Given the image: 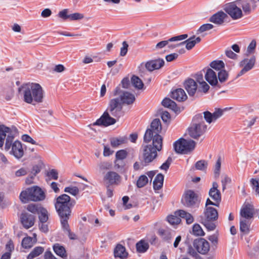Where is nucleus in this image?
I'll use <instances>...</instances> for the list:
<instances>
[{"label":"nucleus","mask_w":259,"mask_h":259,"mask_svg":"<svg viewBox=\"0 0 259 259\" xmlns=\"http://www.w3.org/2000/svg\"><path fill=\"white\" fill-rule=\"evenodd\" d=\"M75 203L74 199H72L66 194L58 196L55 203V209L60 218L62 228L64 232L67 233L68 237L71 240L77 239L76 235L71 231L68 224V220L71 215L72 208Z\"/></svg>","instance_id":"obj_1"},{"label":"nucleus","mask_w":259,"mask_h":259,"mask_svg":"<svg viewBox=\"0 0 259 259\" xmlns=\"http://www.w3.org/2000/svg\"><path fill=\"white\" fill-rule=\"evenodd\" d=\"M18 134V130L15 126L9 127L4 124H0V147L2 148L6 139L5 149L8 151L12 148L10 153L16 158L20 159L24 155L22 144L19 141L13 142L15 137Z\"/></svg>","instance_id":"obj_2"},{"label":"nucleus","mask_w":259,"mask_h":259,"mask_svg":"<svg viewBox=\"0 0 259 259\" xmlns=\"http://www.w3.org/2000/svg\"><path fill=\"white\" fill-rule=\"evenodd\" d=\"M123 115V112L121 111L120 105L117 100L111 99L109 101V105L106 110L104 112L100 118L93 123L94 125H100L107 127L113 125L120 117Z\"/></svg>","instance_id":"obj_3"},{"label":"nucleus","mask_w":259,"mask_h":259,"mask_svg":"<svg viewBox=\"0 0 259 259\" xmlns=\"http://www.w3.org/2000/svg\"><path fill=\"white\" fill-rule=\"evenodd\" d=\"M19 92H22L23 100L28 104L35 105L42 102L44 91L41 85L37 83H27L19 88Z\"/></svg>","instance_id":"obj_4"},{"label":"nucleus","mask_w":259,"mask_h":259,"mask_svg":"<svg viewBox=\"0 0 259 259\" xmlns=\"http://www.w3.org/2000/svg\"><path fill=\"white\" fill-rule=\"evenodd\" d=\"M162 148V138L160 135L156 136L153 139L152 144L144 146L143 158L145 165H148L157 156V151H160Z\"/></svg>","instance_id":"obj_5"},{"label":"nucleus","mask_w":259,"mask_h":259,"mask_svg":"<svg viewBox=\"0 0 259 259\" xmlns=\"http://www.w3.org/2000/svg\"><path fill=\"white\" fill-rule=\"evenodd\" d=\"M207 130V125L205 124L201 114H196L193 118L192 123L188 128L189 136L195 139L203 135Z\"/></svg>","instance_id":"obj_6"},{"label":"nucleus","mask_w":259,"mask_h":259,"mask_svg":"<svg viewBox=\"0 0 259 259\" xmlns=\"http://www.w3.org/2000/svg\"><path fill=\"white\" fill-rule=\"evenodd\" d=\"M20 199L24 203H27L29 201H39L45 199V192L38 186H33L27 188L23 191L20 194Z\"/></svg>","instance_id":"obj_7"},{"label":"nucleus","mask_w":259,"mask_h":259,"mask_svg":"<svg viewBox=\"0 0 259 259\" xmlns=\"http://www.w3.org/2000/svg\"><path fill=\"white\" fill-rule=\"evenodd\" d=\"M200 222L209 231L214 230L216 228L215 222L218 219L217 210L212 207H206L203 215L200 217Z\"/></svg>","instance_id":"obj_8"},{"label":"nucleus","mask_w":259,"mask_h":259,"mask_svg":"<svg viewBox=\"0 0 259 259\" xmlns=\"http://www.w3.org/2000/svg\"><path fill=\"white\" fill-rule=\"evenodd\" d=\"M201 198L198 194L190 189L185 191L181 198V203L185 207L192 209L198 208Z\"/></svg>","instance_id":"obj_9"},{"label":"nucleus","mask_w":259,"mask_h":259,"mask_svg":"<svg viewBox=\"0 0 259 259\" xmlns=\"http://www.w3.org/2000/svg\"><path fill=\"white\" fill-rule=\"evenodd\" d=\"M195 145L196 142L194 141L181 138L174 143V148L176 153L185 154L193 150Z\"/></svg>","instance_id":"obj_10"},{"label":"nucleus","mask_w":259,"mask_h":259,"mask_svg":"<svg viewBox=\"0 0 259 259\" xmlns=\"http://www.w3.org/2000/svg\"><path fill=\"white\" fill-rule=\"evenodd\" d=\"M224 10L234 20L238 19L243 16V12L237 4L236 1L227 4Z\"/></svg>","instance_id":"obj_11"},{"label":"nucleus","mask_w":259,"mask_h":259,"mask_svg":"<svg viewBox=\"0 0 259 259\" xmlns=\"http://www.w3.org/2000/svg\"><path fill=\"white\" fill-rule=\"evenodd\" d=\"M256 58L254 56H252L250 59L245 58L240 63V66H244L242 70L238 73L236 78H238L249 70H251L255 63Z\"/></svg>","instance_id":"obj_12"},{"label":"nucleus","mask_w":259,"mask_h":259,"mask_svg":"<svg viewBox=\"0 0 259 259\" xmlns=\"http://www.w3.org/2000/svg\"><path fill=\"white\" fill-rule=\"evenodd\" d=\"M184 88L188 92L190 97L194 98H199L202 96H198V86L197 82L192 78H189L185 80L184 82Z\"/></svg>","instance_id":"obj_13"},{"label":"nucleus","mask_w":259,"mask_h":259,"mask_svg":"<svg viewBox=\"0 0 259 259\" xmlns=\"http://www.w3.org/2000/svg\"><path fill=\"white\" fill-rule=\"evenodd\" d=\"M236 2L239 7L242 8V11L245 15L250 14L256 7L255 0H237Z\"/></svg>","instance_id":"obj_14"},{"label":"nucleus","mask_w":259,"mask_h":259,"mask_svg":"<svg viewBox=\"0 0 259 259\" xmlns=\"http://www.w3.org/2000/svg\"><path fill=\"white\" fill-rule=\"evenodd\" d=\"M117 100L118 104L120 105L121 111H122L123 105L125 104L130 105L134 103L135 100V96L127 92H123L119 97L114 98Z\"/></svg>","instance_id":"obj_15"},{"label":"nucleus","mask_w":259,"mask_h":259,"mask_svg":"<svg viewBox=\"0 0 259 259\" xmlns=\"http://www.w3.org/2000/svg\"><path fill=\"white\" fill-rule=\"evenodd\" d=\"M121 179V177L113 171H108L104 177V181L107 185H118Z\"/></svg>","instance_id":"obj_16"},{"label":"nucleus","mask_w":259,"mask_h":259,"mask_svg":"<svg viewBox=\"0 0 259 259\" xmlns=\"http://www.w3.org/2000/svg\"><path fill=\"white\" fill-rule=\"evenodd\" d=\"M195 79L197 83H199L198 96H203L206 94L209 90V85L203 80V75L202 73H198L195 75Z\"/></svg>","instance_id":"obj_17"},{"label":"nucleus","mask_w":259,"mask_h":259,"mask_svg":"<svg viewBox=\"0 0 259 259\" xmlns=\"http://www.w3.org/2000/svg\"><path fill=\"white\" fill-rule=\"evenodd\" d=\"M20 219L23 227L28 229L34 225L35 216L34 214L24 212L21 214Z\"/></svg>","instance_id":"obj_18"},{"label":"nucleus","mask_w":259,"mask_h":259,"mask_svg":"<svg viewBox=\"0 0 259 259\" xmlns=\"http://www.w3.org/2000/svg\"><path fill=\"white\" fill-rule=\"evenodd\" d=\"M224 110L219 108L216 109L215 111L211 113L209 111H204L203 117L205 121L209 124L212 122H215L218 119L220 118L223 114Z\"/></svg>","instance_id":"obj_19"},{"label":"nucleus","mask_w":259,"mask_h":259,"mask_svg":"<svg viewBox=\"0 0 259 259\" xmlns=\"http://www.w3.org/2000/svg\"><path fill=\"white\" fill-rule=\"evenodd\" d=\"M194 245L197 248L198 251L202 254H206L210 249L209 243L203 238L195 240Z\"/></svg>","instance_id":"obj_20"},{"label":"nucleus","mask_w":259,"mask_h":259,"mask_svg":"<svg viewBox=\"0 0 259 259\" xmlns=\"http://www.w3.org/2000/svg\"><path fill=\"white\" fill-rule=\"evenodd\" d=\"M254 207L250 204H247L242 206L240 210V215L246 220H249L253 217Z\"/></svg>","instance_id":"obj_21"},{"label":"nucleus","mask_w":259,"mask_h":259,"mask_svg":"<svg viewBox=\"0 0 259 259\" xmlns=\"http://www.w3.org/2000/svg\"><path fill=\"white\" fill-rule=\"evenodd\" d=\"M218 184L217 182H214L212 183V187L209 191V196L214 201L219 204L221 202V194L219 190L218 189Z\"/></svg>","instance_id":"obj_22"},{"label":"nucleus","mask_w":259,"mask_h":259,"mask_svg":"<svg viewBox=\"0 0 259 259\" xmlns=\"http://www.w3.org/2000/svg\"><path fill=\"white\" fill-rule=\"evenodd\" d=\"M206 80L212 86L217 85L221 87L218 84V78L215 72L210 68H208L205 74Z\"/></svg>","instance_id":"obj_23"},{"label":"nucleus","mask_w":259,"mask_h":259,"mask_svg":"<svg viewBox=\"0 0 259 259\" xmlns=\"http://www.w3.org/2000/svg\"><path fill=\"white\" fill-rule=\"evenodd\" d=\"M227 18H228L227 14L220 11L211 16L209 19V21L220 25L224 23L225 19Z\"/></svg>","instance_id":"obj_24"},{"label":"nucleus","mask_w":259,"mask_h":259,"mask_svg":"<svg viewBox=\"0 0 259 259\" xmlns=\"http://www.w3.org/2000/svg\"><path fill=\"white\" fill-rule=\"evenodd\" d=\"M164 64V61L162 59H158L147 62L145 64V67L148 70L152 71L161 68Z\"/></svg>","instance_id":"obj_25"},{"label":"nucleus","mask_w":259,"mask_h":259,"mask_svg":"<svg viewBox=\"0 0 259 259\" xmlns=\"http://www.w3.org/2000/svg\"><path fill=\"white\" fill-rule=\"evenodd\" d=\"M171 98L179 102H183L187 99V96L184 90L181 88L177 89L171 93Z\"/></svg>","instance_id":"obj_26"},{"label":"nucleus","mask_w":259,"mask_h":259,"mask_svg":"<svg viewBox=\"0 0 259 259\" xmlns=\"http://www.w3.org/2000/svg\"><path fill=\"white\" fill-rule=\"evenodd\" d=\"M161 104L164 107L168 108L176 113L180 112V108L177 106L174 101L168 98H164L162 100Z\"/></svg>","instance_id":"obj_27"},{"label":"nucleus","mask_w":259,"mask_h":259,"mask_svg":"<svg viewBox=\"0 0 259 259\" xmlns=\"http://www.w3.org/2000/svg\"><path fill=\"white\" fill-rule=\"evenodd\" d=\"M114 256L121 259L127 257L128 253L126 251L125 248L121 244H117L114 250Z\"/></svg>","instance_id":"obj_28"},{"label":"nucleus","mask_w":259,"mask_h":259,"mask_svg":"<svg viewBox=\"0 0 259 259\" xmlns=\"http://www.w3.org/2000/svg\"><path fill=\"white\" fill-rule=\"evenodd\" d=\"M34 238L30 237H24L21 243L22 246L25 249L30 248L37 241L36 235L33 234Z\"/></svg>","instance_id":"obj_29"},{"label":"nucleus","mask_w":259,"mask_h":259,"mask_svg":"<svg viewBox=\"0 0 259 259\" xmlns=\"http://www.w3.org/2000/svg\"><path fill=\"white\" fill-rule=\"evenodd\" d=\"M151 128L150 129L152 130L153 132H154L155 135L154 137L157 135H160L159 133L161 132L162 130L161 121L159 119L156 118L154 119L151 122L150 125Z\"/></svg>","instance_id":"obj_30"},{"label":"nucleus","mask_w":259,"mask_h":259,"mask_svg":"<svg viewBox=\"0 0 259 259\" xmlns=\"http://www.w3.org/2000/svg\"><path fill=\"white\" fill-rule=\"evenodd\" d=\"M164 176L160 173L155 178L153 182V189L155 190H160L163 186Z\"/></svg>","instance_id":"obj_31"},{"label":"nucleus","mask_w":259,"mask_h":259,"mask_svg":"<svg viewBox=\"0 0 259 259\" xmlns=\"http://www.w3.org/2000/svg\"><path fill=\"white\" fill-rule=\"evenodd\" d=\"M158 235L164 241H169L172 237L171 230L168 229H159L158 231Z\"/></svg>","instance_id":"obj_32"},{"label":"nucleus","mask_w":259,"mask_h":259,"mask_svg":"<svg viewBox=\"0 0 259 259\" xmlns=\"http://www.w3.org/2000/svg\"><path fill=\"white\" fill-rule=\"evenodd\" d=\"M127 138L125 137L112 138L110 139V144L112 147L116 148L118 146L126 143Z\"/></svg>","instance_id":"obj_33"},{"label":"nucleus","mask_w":259,"mask_h":259,"mask_svg":"<svg viewBox=\"0 0 259 259\" xmlns=\"http://www.w3.org/2000/svg\"><path fill=\"white\" fill-rule=\"evenodd\" d=\"M136 249L139 253L145 252L149 248V244L143 240H141L136 243Z\"/></svg>","instance_id":"obj_34"},{"label":"nucleus","mask_w":259,"mask_h":259,"mask_svg":"<svg viewBox=\"0 0 259 259\" xmlns=\"http://www.w3.org/2000/svg\"><path fill=\"white\" fill-rule=\"evenodd\" d=\"M44 251V249L42 247L37 246L35 247L27 255V259H33L37 256L41 254Z\"/></svg>","instance_id":"obj_35"},{"label":"nucleus","mask_w":259,"mask_h":259,"mask_svg":"<svg viewBox=\"0 0 259 259\" xmlns=\"http://www.w3.org/2000/svg\"><path fill=\"white\" fill-rule=\"evenodd\" d=\"M126 163L124 160H119L116 159L114 161V167L121 173L124 172L125 171Z\"/></svg>","instance_id":"obj_36"},{"label":"nucleus","mask_w":259,"mask_h":259,"mask_svg":"<svg viewBox=\"0 0 259 259\" xmlns=\"http://www.w3.org/2000/svg\"><path fill=\"white\" fill-rule=\"evenodd\" d=\"M131 83L135 88L139 90L142 89L144 86V83L142 80L136 75H133L132 77Z\"/></svg>","instance_id":"obj_37"},{"label":"nucleus","mask_w":259,"mask_h":259,"mask_svg":"<svg viewBox=\"0 0 259 259\" xmlns=\"http://www.w3.org/2000/svg\"><path fill=\"white\" fill-rule=\"evenodd\" d=\"M39 214L38 218L40 223H46L48 220V212L47 210L44 207H42L37 213Z\"/></svg>","instance_id":"obj_38"},{"label":"nucleus","mask_w":259,"mask_h":259,"mask_svg":"<svg viewBox=\"0 0 259 259\" xmlns=\"http://www.w3.org/2000/svg\"><path fill=\"white\" fill-rule=\"evenodd\" d=\"M209 65L212 68L219 71L225 68V64L222 60L213 61Z\"/></svg>","instance_id":"obj_39"},{"label":"nucleus","mask_w":259,"mask_h":259,"mask_svg":"<svg viewBox=\"0 0 259 259\" xmlns=\"http://www.w3.org/2000/svg\"><path fill=\"white\" fill-rule=\"evenodd\" d=\"M53 249L54 252L59 256L62 257L66 256V250L64 247L60 245L59 244L56 243L53 246Z\"/></svg>","instance_id":"obj_40"},{"label":"nucleus","mask_w":259,"mask_h":259,"mask_svg":"<svg viewBox=\"0 0 259 259\" xmlns=\"http://www.w3.org/2000/svg\"><path fill=\"white\" fill-rule=\"evenodd\" d=\"M250 223L248 220L240 219V230L241 232L247 233L249 232Z\"/></svg>","instance_id":"obj_41"},{"label":"nucleus","mask_w":259,"mask_h":259,"mask_svg":"<svg viewBox=\"0 0 259 259\" xmlns=\"http://www.w3.org/2000/svg\"><path fill=\"white\" fill-rule=\"evenodd\" d=\"M195 36L193 35V36L190 37L186 40L181 42L180 43V45H183L184 44H186V48L188 50H191L195 46V42L194 41V39H195Z\"/></svg>","instance_id":"obj_42"},{"label":"nucleus","mask_w":259,"mask_h":259,"mask_svg":"<svg viewBox=\"0 0 259 259\" xmlns=\"http://www.w3.org/2000/svg\"><path fill=\"white\" fill-rule=\"evenodd\" d=\"M228 72L224 69L220 70L218 73V79L221 83L225 82L228 78Z\"/></svg>","instance_id":"obj_43"},{"label":"nucleus","mask_w":259,"mask_h":259,"mask_svg":"<svg viewBox=\"0 0 259 259\" xmlns=\"http://www.w3.org/2000/svg\"><path fill=\"white\" fill-rule=\"evenodd\" d=\"M154 134H155L154 132H153L152 130L148 128L144 136V142L146 143H148L151 140H153V137H154Z\"/></svg>","instance_id":"obj_44"},{"label":"nucleus","mask_w":259,"mask_h":259,"mask_svg":"<svg viewBox=\"0 0 259 259\" xmlns=\"http://www.w3.org/2000/svg\"><path fill=\"white\" fill-rule=\"evenodd\" d=\"M42 206L36 204H30L26 207V209L33 214H37L41 208Z\"/></svg>","instance_id":"obj_45"},{"label":"nucleus","mask_w":259,"mask_h":259,"mask_svg":"<svg viewBox=\"0 0 259 259\" xmlns=\"http://www.w3.org/2000/svg\"><path fill=\"white\" fill-rule=\"evenodd\" d=\"M207 162L204 160H200L196 162L195 166L196 169L202 171L205 170L207 167Z\"/></svg>","instance_id":"obj_46"},{"label":"nucleus","mask_w":259,"mask_h":259,"mask_svg":"<svg viewBox=\"0 0 259 259\" xmlns=\"http://www.w3.org/2000/svg\"><path fill=\"white\" fill-rule=\"evenodd\" d=\"M167 221L170 224L174 225L180 224L181 222V219L175 214V215L171 214L167 216Z\"/></svg>","instance_id":"obj_47"},{"label":"nucleus","mask_w":259,"mask_h":259,"mask_svg":"<svg viewBox=\"0 0 259 259\" xmlns=\"http://www.w3.org/2000/svg\"><path fill=\"white\" fill-rule=\"evenodd\" d=\"M148 179L145 175L141 176L137 181V186L141 188L144 187L148 183Z\"/></svg>","instance_id":"obj_48"},{"label":"nucleus","mask_w":259,"mask_h":259,"mask_svg":"<svg viewBox=\"0 0 259 259\" xmlns=\"http://www.w3.org/2000/svg\"><path fill=\"white\" fill-rule=\"evenodd\" d=\"M193 232L196 236H204V232L200 226L198 224H195L193 227Z\"/></svg>","instance_id":"obj_49"},{"label":"nucleus","mask_w":259,"mask_h":259,"mask_svg":"<svg viewBox=\"0 0 259 259\" xmlns=\"http://www.w3.org/2000/svg\"><path fill=\"white\" fill-rule=\"evenodd\" d=\"M213 25L211 24L207 23L201 25L197 31V34H199L206 31L209 30L213 28Z\"/></svg>","instance_id":"obj_50"},{"label":"nucleus","mask_w":259,"mask_h":259,"mask_svg":"<svg viewBox=\"0 0 259 259\" xmlns=\"http://www.w3.org/2000/svg\"><path fill=\"white\" fill-rule=\"evenodd\" d=\"M64 192L68 193L73 196H76L79 193V189L76 186L67 187L64 189Z\"/></svg>","instance_id":"obj_51"},{"label":"nucleus","mask_w":259,"mask_h":259,"mask_svg":"<svg viewBox=\"0 0 259 259\" xmlns=\"http://www.w3.org/2000/svg\"><path fill=\"white\" fill-rule=\"evenodd\" d=\"M256 46V42L255 40L253 39L249 44L247 48L246 55L254 53Z\"/></svg>","instance_id":"obj_52"},{"label":"nucleus","mask_w":259,"mask_h":259,"mask_svg":"<svg viewBox=\"0 0 259 259\" xmlns=\"http://www.w3.org/2000/svg\"><path fill=\"white\" fill-rule=\"evenodd\" d=\"M127 154L128 153L126 150H120L116 152L115 158L119 160H124L126 158Z\"/></svg>","instance_id":"obj_53"},{"label":"nucleus","mask_w":259,"mask_h":259,"mask_svg":"<svg viewBox=\"0 0 259 259\" xmlns=\"http://www.w3.org/2000/svg\"><path fill=\"white\" fill-rule=\"evenodd\" d=\"M172 161V158L168 157L165 162H164L160 167V168L163 170H167Z\"/></svg>","instance_id":"obj_54"},{"label":"nucleus","mask_w":259,"mask_h":259,"mask_svg":"<svg viewBox=\"0 0 259 259\" xmlns=\"http://www.w3.org/2000/svg\"><path fill=\"white\" fill-rule=\"evenodd\" d=\"M47 176L53 180H57L58 178V172L56 169H52L48 172Z\"/></svg>","instance_id":"obj_55"},{"label":"nucleus","mask_w":259,"mask_h":259,"mask_svg":"<svg viewBox=\"0 0 259 259\" xmlns=\"http://www.w3.org/2000/svg\"><path fill=\"white\" fill-rule=\"evenodd\" d=\"M83 17L84 16L82 14L79 13H75L69 15V19L71 21L78 20L82 19L83 18Z\"/></svg>","instance_id":"obj_56"},{"label":"nucleus","mask_w":259,"mask_h":259,"mask_svg":"<svg viewBox=\"0 0 259 259\" xmlns=\"http://www.w3.org/2000/svg\"><path fill=\"white\" fill-rule=\"evenodd\" d=\"M250 184L251 187L254 189H255V191L257 193H259V181L255 179L252 178L250 179Z\"/></svg>","instance_id":"obj_57"},{"label":"nucleus","mask_w":259,"mask_h":259,"mask_svg":"<svg viewBox=\"0 0 259 259\" xmlns=\"http://www.w3.org/2000/svg\"><path fill=\"white\" fill-rule=\"evenodd\" d=\"M128 47V45L126 42V41H124L122 42V47L120 49V55L121 56H124L126 55L127 52V48Z\"/></svg>","instance_id":"obj_58"},{"label":"nucleus","mask_w":259,"mask_h":259,"mask_svg":"<svg viewBox=\"0 0 259 259\" xmlns=\"http://www.w3.org/2000/svg\"><path fill=\"white\" fill-rule=\"evenodd\" d=\"M22 140L24 142H28L33 145H37L36 142L31 137L27 134L22 135Z\"/></svg>","instance_id":"obj_59"},{"label":"nucleus","mask_w":259,"mask_h":259,"mask_svg":"<svg viewBox=\"0 0 259 259\" xmlns=\"http://www.w3.org/2000/svg\"><path fill=\"white\" fill-rule=\"evenodd\" d=\"M221 158H218V159L217 160V161L216 162V163L215 165V167H214V173L215 177H218L219 175L220 170L221 169Z\"/></svg>","instance_id":"obj_60"},{"label":"nucleus","mask_w":259,"mask_h":259,"mask_svg":"<svg viewBox=\"0 0 259 259\" xmlns=\"http://www.w3.org/2000/svg\"><path fill=\"white\" fill-rule=\"evenodd\" d=\"M98 166L101 170L108 169L111 167V164L107 161L101 162Z\"/></svg>","instance_id":"obj_61"},{"label":"nucleus","mask_w":259,"mask_h":259,"mask_svg":"<svg viewBox=\"0 0 259 259\" xmlns=\"http://www.w3.org/2000/svg\"><path fill=\"white\" fill-rule=\"evenodd\" d=\"M67 13L68 10L64 9L59 13L58 16L60 18L63 19L64 20H66L68 19H69V15H68Z\"/></svg>","instance_id":"obj_62"},{"label":"nucleus","mask_w":259,"mask_h":259,"mask_svg":"<svg viewBox=\"0 0 259 259\" xmlns=\"http://www.w3.org/2000/svg\"><path fill=\"white\" fill-rule=\"evenodd\" d=\"M189 213V212H187L185 210L182 209L178 210L175 212V214L177 215L178 217H179V218L180 217L184 219H186Z\"/></svg>","instance_id":"obj_63"},{"label":"nucleus","mask_w":259,"mask_h":259,"mask_svg":"<svg viewBox=\"0 0 259 259\" xmlns=\"http://www.w3.org/2000/svg\"><path fill=\"white\" fill-rule=\"evenodd\" d=\"M179 55L177 53H172L166 55L165 59L167 62H171L178 58Z\"/></svg>","instance_id":"obj_64"}]
</instances>
